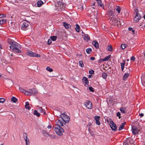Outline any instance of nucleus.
<instances>
[{
	"mask_svg": "<svg viewBox=\"0 0 145 145\" xmlns=\"http://www.w3.org/2000/svg\"><path fill=\"white\" fill-rule=\"evenodd\" d=\"M9 47L11 50L14 52L18 53H20L21 52L20 50L21 48L20 45L15 41V43H13Z\"/></svg>",
	"mask_w": 145,
	"mask_h": 145,
	"instance_id": "nucleus-1",
	"label": "nucleus"
},
{
	"mask_svg": "<svg viewBox=\"0 0 145 145\" xmlns=\"http://www.w3.org/2000/svg\"><path fill=\"white\" fill-rule=\"evenodd\" d=\"M110 22L112 25L119 27L123 25V21L121 19H110Z\"/></svg>",
	"mask_w": 145,
	"mask_h": 145,
	"instance_id": "nucleus-2",
	"label": "nucleus"
},
{
	"mask_svg": "<svg viewBox=\"0 0 145 145\" xmlns=\"http://www.w3.org/2000/svg\"><path fill=\"white\" fill-rule=\"evenodd\" d=\"M65 4L63 2L61 1L57 2L56 5V9L59 11H62L64 10L65 7Z\"/></svg>",
	"mask_w": 145,
	"mask_h": 145,
	"instance_id": "nucleus-3",
	"label": "nucleus"
},
{
	"mask_svg": "<svg viewBox=\"0 0 145 145\" xmlns=\"http://www.w3.org/2000/svg\"><path fill=\"white\" fill-rule=\"evenodd\" d=\"M54 128V130L55 132L58 135L61 136L62 135V133L64 132L63 129L61 127H56L53 128Z\"/></svg>",
	"mask_w": 145,
	"mask_h": 145,
	"instance_id": "nucleus-4",
	"label": "nucleus"
},
{
	"mask_svg": "<svg viewBox=\"0 0 145 145\" xmlns=\"http://www.w3.org/2000/svg\"><path fill=\"white\" fill-rule=\"evenodd\" d=\"M63 121L65 123H68L70 120V118L65 113L61 114L60 115Z\"/></svg>",
	"mask_w": 145,
	"mask_h": 145,
	"instance_id": "nucleus-5",
	"label": "nucleus"
},
{
	"mask_svg": "<svg viewBox=\"0 0 145 145\" xmlns=\"http://www.w3.org/2000/svg\"><path fill=\"white\" fill-rule=\"evenodd\" d=\"M28 22L27 21H23L21 25V29L24 30H26L28 26Z\"/></svg>",
	"mask_w": 145,
	"mask_h": 145,
	"instance_id": "nucleus-6",
	"label": "nucleus"
},
{
	"mask_svg": "<svg viewBox=\"0 0 145 145\" xmlns=\"http://www.w3.org/2000/svg\"><path fill=\"white\" fill-rule=\"evenodd\" d=\"M27 54L30 56L40 57V55L35 53H34L30 51H28L27 53Z\"/></svg>",
	"mask_w": 145,
	"mask_h": 145,
	"instance_id": "nucleus-7",
	"label": "nucleus"
},
{
	"mask_svg": "<svg viewBox=\"0 0 145 145\" xmlns=\"http://www.w3.org/2000/svg\"><path fill=\"white\" fill-rule=\"evenodd\" d=\"M65 124V123L63 121L62 119L58 120L56 122V125L57 126V127H61L63 126V124Z\"/></svg>",
	"mask_w": 145,
	"mask_h": 145,
	"instance_id": "nucleus-8",
	"label": "nucleus"
},
{
	"mask_svg": "<svg viewBox=\"0 0 145 145\" xmlns=\"http://www.w3.org/2000/svg\"><path fill=\"white\" fill-rule=\"evenodd\" d=\"M110 123V126L112 129L114 131H116L117 128L116 124L112 121H111Z\"/></svg>",
	"mask_w": 145,
	"mask_h": 145,
	"instance_id": "nucleus-9",
	"label": "nucleus"
},
{
	"mask_svg": "<svg viewBox=\"0 0 145 145\" xmlns=\"http://www.w3.org/2000/svg\"><path fill=\"white\" fill-rule=\"evenodd\" d=\"M85 106L89 109H91L92 108V103L89 101H87L85 103Z\"/></svg>",
	"mask_w": 145,
	"mask_h": 145,
	"instance_id": "nucleus-10",
	"label": "nucleus"
},
{
	"mask_svg": "<svg viewBox=\"0 0 145 145\" xmlns=\"http://www.w3.org/2000/svg\"><path fill=\"white\" fill-rule=\"evenodd\" d=\"M132 133L133 134L136 135L138 133L139 130L137 127L135 126H133L132 127Z\"/></svg>",
	"mask_w": 145,
	"mask_h": 145,
	"instance_id": "nucleus-11",
	"label": "nucleus"
},
{
	"mask_svg": "<svg viewBox=\"0 0 145 145\" xmlns=\"http://www.w3.org/2000/svg\"><path fill=\"white\" fill-rule=\"evenodd\" d=\"M82 81L84 84V85L86 87L88 86L89 85V81L88 78L86 77H84L82 78Z\"/></svg>",
	"mask_w": 145,
	"mask_h": 145,
	"instance_id": "nucleus-12",
	"label": "nucleus"
},
{
	"mask_svg": "<svg viewBox=\"0 0 145 145\" xmlns=\"http://www.w3.org/2000/svg\"><path fill=\"white\" fill-rule=\"evenodd\" d=\"M141 82L143 86H145V74L142 75L141 77Z\"/></svg>",
	"mask_w": 145,
	"mask_h": 145,
	"instance_id": "nucleus-13",
	"label": "nucleus"
},
{
	"mask_svg": "<svg viewBox=\"0 0 145 145\" xmlns=\"http://www.w3.org/2000/svg\"><path fill=\"white\" fill-rule=\"evenodd\" d=\"M100 117L99 116H95V118L96 121V123L97 125H99L101 124L100 122L99 121Z\"/></svg>",
	"mask_w": 145,
	"mask_h": 145,
	"instance_id": "nucleus-14",
	"label": "nucleus"
},
{
	"mask_svg": "<svg viewBox=\"0 0 145 145\" xmlns=\"http://www.w3.org/2000/svg\"><path fill=\"white\" fill-rule=\"evenodd\" d=\"M30 92L31 93V95H35L37 93V90L35 88H33L31 89H30Z\"/></svg>",
	"mask_w": 145,
	"mask_h": 145,
	"instance_id": "nucleus-15",
	"label": "nucleus"
},
{
	"mask_svg": "<svg viewBox=\"0 0 145 145\" xmlns=\"http://www.w3.org/2000/svg\"><path fill=\"white\" fill-rule=\"evenodd\" d=\"M97 2V3L98 4V6L99 7H101L104 8V5L103 4H102V2L101 0H96Z\"/></svg>",
	"mask_w": 145,
	"mask_h": 145,
	"instance_id": "nucleus-16",
	"label": "nucleus"
},
{
	"mask_svg": "<svg viewBox=\"0 0 145 145\" xmlns=\"http://www.w3.org/2000/svg\"><path fill=\"white\" fill-rule=\"evenodd\" d=\"M63 25L64 26L65 28L66 29H69L70 27H71V25L65 22H63Z\"/></svg>",
	"mask_w": 145,
	"mask_h": 145,
	"instance_id": "nucleus-17",
	"label": "nucleus"
},
{
	"mask_svg": "<svg viewBox=\"0 0 145 145\" xmlns=\"http://www.w3.org/2000/svg\"><path fill=\"white\" fill-rule=\"evenodd\" d=\"M45 2V1H44V2H43L41 0L38 1L37 3V5L38 7H41V5Z\"/></svg>",
	"mask_w": 145,
	"mask_h": 145,
	"instance_id": "nucleus-18",
	"label": "nucleus"
},
{
	"mask_svg": "<svg viewBox=\"0 0 145 145\" xmlns=\"http://www.w3.org/2000/svg\"><path fill=\"white\" fill-rule=\"evenodd\" d=\"M125 124L126 122H124L121 125L119 128L118 130L120 131L122 129H123L124 127V125H125Z\"/></svg>",
	"mask_w": 145,
	"mask_h": 145,
	"instance_id": "nucleus-19",
	"label": "nucleus"
},
{
	"mask_svg": "<svg viewBox=\"0 0 145 145\" xmlns=\"http://www.w3.org/2000/svg\"><path fill=\"white\" fill-rule=\"evenodd\" d=\"M130 138H127L123 143V145H129V142L131 141V140H130Z\"/></svg>",
	"mask_w": 145,
	"mask_h": 145,
	"instance_id": "nucleus-20",
	"label": "nucleus"
},
{
	"mask_svg": "<svg viewBox=\"0 0 145 145\" xmlns=\"http://www.w3.org/2000/svg\"><path fill=\"white\" fill-rule=\"evenodd\" d=\"M7 42L11 45L13 43H15V41L10 39H8L7 40Z\"/></svg>",
	"mask_w": 145,
	"mask_h": 145,
	"instance_id": "nucleus-21",
	"label": "nucleus"
},
{
	"mask_svg": "<svg viewBox=\"0 0 145 145\" xmlns=\"http://www.w3.org/2000/svg\"><path fill=\"white\" fill-rule=\"evenodd\" d=\"M93 44L94 46L97 49L99 48V44L96 41H94L93 42Z\"/></svg>",
	"mask_w": 145,
	"mask_h": 145,
	"instance_id": "nucleus-22",
	"label": "nucleus"
},
{
	"mask_svg": "<svg viewBox=\"0 0 145 145\" xmlns=\"http://www.w3.org/2000/svg\"><path fill=\"white\" fill-rule=\"evenodd\" d=\"M7 71L10 73L12 72L13 71L12 68L10 66H8L7 67Z\"/></svg>",
	"mask_w": 145,
	"mask_h": 145,
	"instance_id": "nucleus-23",
	"label": "nucleus"
},
{
	"mask_svg": "<svg viewBox=\"0 0 145 145\" xmlns=\"http://www.w3.org/2000/svg\"><path fill=\"white\" fill-rule=\"evenodd\" d=\"M25 108L26 109H27L28 110H29L31 109V108L30 107V106H29V103L28 102H26L25 103Z\"/></svg>",
	"mask_w": 145,
	"mask_h": 145,
	"instance_id": "nucleus-24",
	"label": "nucleus"
},
{
	"mask_svg": "<svg viewBox=\"0 0 145 145\" xmlns=\"http://www.w3.org/2000/svg\"><path fill=\"white\" fill-rule=\"evenodd\" d=\"M125 63V61H123V63H121V69L122 71H123L124 69Z\"/></svg>",
	"mask_w": 145,
	"mask_h": 145,
	"instance_id": "nucleus-25",
	"label": "nucleus"
},
{
	"mask_svg": "<svg viewBox=\"0 0 145 145\" xmlns=\"http://www.w3.org/2000/svg\"><path fill=\"white\" fill-rule=\"evenodd\" d=\"M126 72L125 73V74H128L129 75H131V71L129 69L126 68Z\"/></svg>",
	"mask_w": 145,
	"mask_h": 145,
	"instance_id": "nucleus-26",
	"label": "nucleus"
},
{
	"mask_svg": "<svg viewBox=\"0 0 145 145\" xmlns=\"http://www.w3.org/2000/svg\"><path fill=\"white\" fill-rule=\"evenodd\" d=\"M7 22V20L5 19H2L0 20V24L2 25L5 23Z\"/></svg>",
	"mask_w": 145,
	"mask_h": 145,
	"instance_id": "nucleus-27",
	"label": "nucleus"
},
{
	"mask_svg": "<svg viewBox=\"0 0 145 145\" xmlns=\"http://www.w3.org/2000/svg\"><path fill=\"white\" fill-rule=\"evenodd\" d=\"M24 93L25 95H31V93L30 92V89L28 91L25 90V91Z\"/></svg>",
	"mask_w": 145,
	"mask_h": 145,
	"instance_id": "nucleus-28",
	"label": "nucleus"
},
{
	"mask_svg": "<svg viewBox=\"0 0 145 145\" xmlns=\"http://www.w3.org/2000/svg\"><path fill=\"white\" fill-rule=\"evenodd\" d=\"M121 10V8L118 6H117L116 8V11L118 13H120Z\"/></svg>",
	"mask_w": 145,
	"mask_h": 145,
	"instance_id": "nucleus-29",
	"label": "nucleus"
},
{
	"mask_svg": "<svg viewBox=\"0 0 145 145\" xmlns=\"http://www.w3.org/2000/svg\"><path fill=\"white\" fill-rule=\"evenodd\" d=\"M129 76L130 75L125 73L123 76V80L125 81L126 80L128 76Z\"/></svg>",
	"mask_w": 145,
	"mask_h": 145,
	"instance_id": "nucleus-30",
	"label": "nucleus"
},
{
	"mask_svg": "<svg viewBox=\"0 0 145 145\" xmlns=\"http://www.w3.org/2000/svg\"><path fill=\"white\" fill-rule=\"evenodd\" d=\"M111 57V55H109L108 56L105 57L104 59H103L104 61H108Z\"/></svg>",
	"mask_w": 145,
	"mask_h": 145,
	"instance_id": "nucleus-31",
	"label": "nucleus"
},
{
	"mask_svg": "<svg viewBox=\"0 0 145 145\" xmlns=\"http://www.w3.org/2000/svg\"><path fill=\"white\" fill-rule=\"evenodd\" d=\"M24 139L25 140L26 143L27 142V135L26 133H24Z\"/></svg>",
	"mask_w": 145,
	"mask_h": 145,
	"instance_id": "nucleus-32",
	"label": "nucleus"
},
{
	"mask_svg": "<svg viewBox=\"0 0 145 145\" xmlns=\"http://www.w3.org/2000/svg\"><path fill=\"white\" fill-rule=\"evenodd\" d=\"M11 100L14 103H15L17 101V99L15 97H13L11 99Z\"/></svg>",
	"mask_w": 145,
	"mask_h": 145,
	"instance_id": "nucleus-33",
	"label": "nucleus"
},
{
	"mask_svg": "<svg viewBox=\"0 0 145 145\" xmlns=\"http://www.w3.org/2000/svg\"><path fill=\"white\" fill-rule=\"evenodd\" d=\"M33 114L37 116V117H39L40 116L39 113H38L37 111L36 110H34Z\"/></svg>",
	"mask_w": 145,
	"mask_h": 145,
	"instance_id": "nucleus-34",
	"label": "nucleus"
},
{
	"mask_svg": "<svg viewBox=\"0 0 145 145\" xmlns=\"http://www.w3.org/2000/svg\"><path fill=\"white\" fill-rule=\"evenodd\" d=\"M43 134L46 137H48L49 136V134L45 130H43L42 131Z\"/></svg>",
	"mask_w": 145,
	"mask_h": 145,
	"instance_id": "nucleus-35",
	"label": "nucleus"
},
{
	"mask_svg": "<svg viewBox=\"0 0 145 145\" xmlns=\"http://www.w3.org/2000/svg\"><path fill=\"white\" fill-rule=\"evenodd\" d=\"M125 108L123 107H121L120 108V110L121 113H125Z\"/></svg>",
	"mask_w": 145,
	"mask_h": 145,
	"instance_id": "nucleus-36",
	"label": "nucleus"
},
{
	"mask_svg": "<svg viewBox=\"0 0 145 145\" xmlns=\"http://www.w3.org/2000/svg\"><path fill=\"white\" fill-rule=\"evenodd\" d=\"M86 51L88 54H90L92 52V49L90 48H88L86 50Z\"/></svg>",
	"mask_w": 145,
	"mask_h": 145,
	"instance_id": "nucleus-37",
	"label": "nucleus"
},
{
	"mask_svg": "<svg viewBox=\"0 0 145 145\" xmlns=\"http://www.w3.org/2000/svg\"><path fill=\"white\" fill-rule=\"evenodd\" d=\"M141 17L140 16V14H139L138 12H136L135 14V16L134 18H141Z\"/></svg>",
	"mask_w": 145,
	"mask_h": 145,
	"instance_id": "nucleus-38",
	"label": "nucleus"
},
{
	"mask_svg": "<svg viewBox=\"0 0 145 145\" xmlns=\"http://www.w3.org/2000/svg\"><path fill=\"white\" fill-rule=\"evenodd\" d=\"M107 74L105 72H103L102 74V77L103 78L105 79L107 78Z\"/></svg>",
	"mask_w": 145,
	"mask_h": 145,
	"instance_id": "nucleus-39",
	"label": "nucleus"
},
{
	"mask_svg": "<svg viewBox=\"0 0 145 145\" xmlns=\"http://www.w3.org/2000/svg\"><path fill=\"white\" fill-rule=\"evenodd\" d=\"M84 39L85 40L88 41L90 39V38L87 35H86L84 36Z\"/></svg>",
	"mask_w": 145,
	"mask_h": 145,
	"instance_id": "nucleus-40",
	"label": "nucleus"
},
{
	"mask_svg": "<svg viewBox=\"0 0 145 145\" xmlns=\"http://www.w3.org/2000/svg\"><path fill=\"white\" fill-rule=\"evenodd\" d=\"M39 109L40 110V111L41 113H42L44 114H45L44 110L42 109L41 107H40L39 108Z\"/></svg>",
	"mask_w": 145,
	"mask_h": 145,
	"instance_id": "nucleus-41",
	"label": "nucleus"
},
{
	"mask_svg": "<svg viewBox=\"0 0 145 145\" xmlns=\"http://www.w3.org/2000/svg\"><path fill=\"white\" fill-rule=\"evenodd\" d=\"M80 28L79 26L77 24L76 25V27L75 29L78 32L80 30H79V28Z\"/></svg>",
	"mask_w": 145,
	"mask_h": 145,
	"instance_id": "nucleus-42",
	"label": "nucleus"
},
{
	"mask_svg": "<svg viewBox=\"0 0 145 145\" xmlns=\"http://www.w3.org/2000/svg\"><path fill=\"white\" fill-rule=\"evenodd\" d=\"M46 69L47 71H48L49 72H51L53 71V70L51 68L49 67H48L46 68Z\"/></svg>",
	"mask_w": 145,
	"mask_h": 145,
	"instance_id": "nucleus-43",
	"label": "nucleus"
},
{
	"mask_svg": "<svg viewBox=\"0 0 145 145\" xmlns=\"http://www.w3.org/2000/svg\"><path fill=\"white\" fill-rule=\"evenodd\" d=\"M50 38L52 40L54 41L56 40V39L57 37L55 36H53L51 37Z\"/></svg>",
	"mask_w": 145,
	"mask_h": 145,
	"instance_id": "nucleus-44",
	"label": "nucleus"
},
{
	"mask_svg": "<svg viewBox=\"0 0 145 145\" xmlns=\"http://www.w3.org/2000/svg\"><path fill=\"white\" fill-rule=\"evenodd\" d=\"M79 64L80 66L82 67H84V65L83 62L82 61H79Z\"/></svg>",
	"mask_w": 145,
	"mask_h": 145,
	"instance_id": "nucleus-45",
	"label": "nucleus"
},
{
	"mask_svg": "<svg viewBox=\"0 0 145 145\" xmlns=\"http://www.w3.org/2000/svg\"><path fill=\"white\" fill-rule=\"evenodd\" d=\"M126 46L125 44H122L121 45V47L122 49H124L126 48Z\"/></svg>",
	"mask_w": 145,
	"mask_h": 145,
	"instance_id": "nucleus-46",
	"label": "nucleus"
},
{
	"mask_svg": "<svg viewBox=\"0 0 145 145\" xmlns=\"http://www.w3.org/2000/svg\"><path fill=\"white\" fill-rule=\"evenodd\" d=\"M112 47L111 45H109L108 46V51H111L112 50Z\"/></svg>",
	"mask_w": 145,
	"mask_h": 145,
	"instance_id": "nucleus-47",
	"label": "nucleus"
},
{
	"mask_svg": "<svg viewBox=\"0 0 145 145\" xmlns=\"http://www.w3.org/2000/svg\"><path fill=\"white\" fill-rule=\"evenodd\" d=\"M129 30V31H131L133 33V34H134V30L131 27H129L128 28Z\"/></svg>",
	"mask_w": 145,
	"mask_h": 145,
	"instance_id": "nucleus-48",
	"label": "nucleus"
},
{
	"mask_svg": "<svg viewBox=\"0 0 145 145\" xmlns=\"http://www.w3.org/2000/svg\"><path fill=\"white\" fill-rule=\"evenodd\" d=\"M5 101V99L3 98H0V103H3Z\"/></svg>",
	"mask_w": 145,
	"mask_h": 145,
	"instance_id": "nucleus-49",
	"label": "nucleus"
},
{
	"mask_svg": "<svg viewBox=\"0 0 145 145\" xmlns=\"http://www.w3.org/2000/svg\"><path fill=\"white\" fill-rule=\"evenodd\" d=\"M6 17V15L5 14H0V18H5Z\"/></svg>",
	"mask_w": 145,
	"mask_h": 145,
	"instance_id": "nucleus-50",
	"label": "nucleus"
},
{
	"mask_svg": "<svg viewBox=\"0 0 145 145\" xmlns=\"http://www.w3.org/2000/svg\"><path fill=\"white\" fill-rule=\"evenodd\" d=\"M52 43V40L50 39H49L48 40L47 42V44L49 45H50Z\"/></svg>",
	"mask_w": 145,
	"mask_h": 145,
	"instance_id": "nucleus-51",
	"label": "nucleus"
},
{
	"mask_svg": "<svg viewBox=\"0 0 145 145\" xmlns=\"http://www.w3.org/2000/svg\"><path fill=\"white\" fill-rule=\"evenodd\" d=\"M89 90L91 92H93L94 91V89L91 87H89Z\"/></svg>",
	"mask_w": 145,
	"mask_h": 145,
	"instance_id": "nucleus-52",
	"label": "nucleus"
},
{
	"mask_svg": "<svg viewBox=\"0 0 145 145\" xmlns=\"http://www.w3.org/2000/svg\"><path fill=\"white\" fill-rule=\"evenodd\" d=\"M19 89L20 91L22 93H24V92L25 91V90L21 88H19Z\"/></svg>",
	"mask_w": 145,
	"mask_h": 145,
	"instance_id": "nucleus-53",
	"label": "nucleus"
},
{
	"mask_svg": "<svg viewBox=\"0 0 145 145\" xmlns=\"http://www.w3.org/2000/svg\"><path fill=\"white\" fill-rule=\"evenodd\" d=\"M116 115H117V116L119 117V119H120V118H121V116H120L121 114H120V112H118L117 113Z\"/></svg>",
	"mask_w": 145,
	"mask_h": 145,
	"instance_id": "nucleus-54",
	"label": "nucleus"
},
{
	"mask_svg": "<svg viewBox=\"0 0 145 145\" xmlns=\"http://www.w3.org/2000/svg\"><path fill=\"white\" fill-rule=\"evenodd\" d=\"M140 19H135H135H134L133 21L135 23H137V22H138L139 20Z\"/></svg>",
	"mask_w": 145,
	"mask_h": 145,
	"instance_id": "nucleus-55",
	"label": "nucleus"
},
{
	"mask_svg": "<svg viewBox=\"0 0 145 145\" xmlns=\"http://www.w3.org/2000/svg\"><path fill=\"white\" fill-rule=\"evenodd\" d=\"M135 58L134 56H132L131 57V60H132L133 61H134L135 60Z\"/></svg>",
	"mask_w": 145,
	"mask_h": 145,
	"instance_id": "nucleus-56",
	"label": "nucleus"
},
{
	"mask_svg": "<svg viewBox=\"0 0 145 145\" xmlns=\"http://www.w3.org/2000/svg\"><path fill=\"white\" fill-rule=\"evenodd\" d=\"M89 73L90 74H93V73H94V71L93 70H91V71H89Z\"/></svg>",
	"mask_w": 145,
	"mask_h": 145,
	"instance_id": "nucleus-57",
	"label": "nucleus"
},
{
	"mask_svg": "<svg viewBox=\"0 0 145 145\" xmlns=\"http://www.w3.org/2000/svg\"><path fill=\"white\" fill-rule=\"evenodd\" d=\"M139 115L141 117H143L144 116V114L143 113H139Z\"/></svg>",
	"mask_w": 145,
	"mask_h": 145,
	"instance_id": "nucleus-58",
	"label": "nucleus"
},
{
	"mask_svg": "<svg viewBox=\"0 0 145 145\" xmlns=\"http://www.w3.org/2000/svg\"><path fill=\"white\" fill-rule=\"evenodd\" d=\"M103 61H104L103 59H100L98 61V63H101Z\"/></svg>",
	"mask_w": 145,
	"mask_h": 145,
	"instance_id": "nucleus-59",
	"label": "nucleus"
},
{
	"mask_svg": "<svg viewBox=\"0 0 145 145\" xmlns=\"http://www.w3.org/2000/svg\"><path fill=\"white\" fill-rule=\"evenodd\" d=\"M90 59L91 60H95V58L94 57H91L90 58Z\"/></svg>",
	"mask_w": 145,
	"mask_h": 145,
	"instance_id": "nucleus-60",
	"label": "nucleus"
},
{
	"mask_svg": "<svg viewBox=\"0 0 145 145\" xmlns=\"http://www.w3.org/2000/svg\"><path fill=\"white\" fill-rule=\"evenodd\" d=\"M27 142L26 143V145H28V144H29V139L27 140Z\"/></svg>",
	"mask_w": 145,
	"mask_h": 145,
	"instance_id": "nucleus-61",
	"label": "nucleus"
},
{
	"mask_svg": "<svg viewBox=\"0 0 145 145\" xmlns=\"http://www.w3.org/2000/svg\"><path fill=\"white\" fill-rule=\"evenodd\" d=\"M130 140H131V141L129 142V143H131V144L133 143V141L132 140H131V139L130 138Z\"/></svg>",
	"mask_w": 145,
	"mask_h": 145,
	"instance_id": "nucleus-62",
	"label": "nucleus"
},
{
	"mask_svg": "<svg viewBox=\"0 0 145 145\" xmlns=\"http://www.w3.org/2000/svg\"><path fill=\"white\" fill-rule=\"evenodd\" d=\"M47 127L48 129H51L52 127V126H51V125H49Z\"/></svg>",
	"mask_w": 145,
	"mask_h": 145,
	"instance_id": "nucleus-63",
	"label": "nucleus"
},
{
	"mask_svg": "<svg viewBox=\"0 0 145 145\" xmlns=\"http://www.w3.org/2000/svg\"><path fill=\"white\" fill-rule=\"evenodd\" d=\"M88 125H89L90 126V125H91V122H89V123Z\"/></svg>",
	"mask_w": 145,
	"mask_h": 145,
	"instance_id": "nucleus-64",
	"label": "nucleus"
}]
</instances>
